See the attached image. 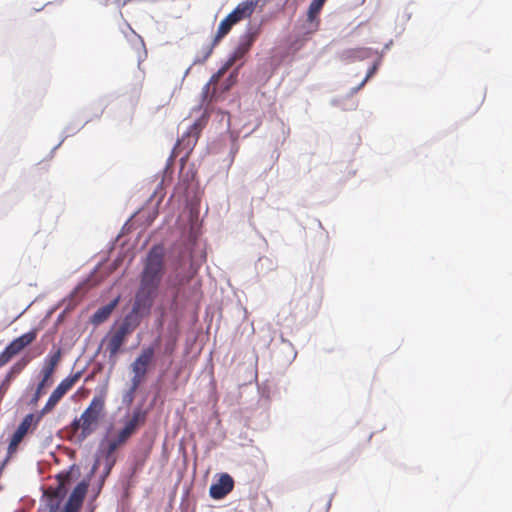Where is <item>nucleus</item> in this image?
I'll use <instances>...</instances> for the list:
<instances>
[{
    "label": "nucleus",
    "mask_w": 512,
    "mask_h": 512,
    "mask_svg": "<svg viewBox=\"0 0 512 512\" xmlns=\"http://www.w3.org/2000/svg\"><path fill=\"white\" fill-rule=\"evenodd\" d=\"M204 127L202 120H197L193 125L189 127L187 132L182 135L178 140V147L186 152L188 155L195 147L200 133Z\"/></svg>",
    "instance_id": "nucleus-9"
},
{
    "label": "nucleus",
    "mask_w": 512,
    "mask_h": 512,
    "mask_svg": "<svg viewBox=\"0 0 512 512\" xmlns=\"http://www.w3.org/2000/svg\"><path fill=\"white\" fill-rule=\"evenodd\" d=\"M324 0H313L308 8L307 12V21L310 22L314 26V30H316L319 26V18L318 15L321 12L324 3Z\"/></svg>",
    "instance_id": "nucleus-16"
},
{
    "label": "nucleus",
    "mask_w": 512,
    "mask_h": 512,
    "mask_svg": "<svg viewBox=\"0 0 512 512\" xmlns=\"http://www.w3.org/2000/svg\"><path fill=\"white\" fill-rule=\"evenodd\" d=\"M127 399L129 402H132L133 399H134V394H131V389L128 391L127 395H126Z\"/></svg>",
    "instance_id": "nucleus-30"
},
{
    "label": "nucleus",
    "mask_w": 512,
    "mask_h": 512,
    "mask_svg": "<svg viewBox=\"0 0 512 512\" xmlns=\"http://www.w3.org/2000/svg\"><path fill=\"white\" fill-rule=\"evenodd\" d=\"M154 353L155 350L153 347L144 348L131 364L132 372L146 375L148 372V367L153 360Z\"/></svg>",
    "instance_id": "nucleus-12"
},
{
    "label": "nucleus",
    "mask_w": 512,
    "mask_h": 512,
    "mask_svg": "<svg viewBox=\"0 0 512 512\" xmlns=\"http://www.w3.org/2000/svg\"><path fill=\"white\" fill-rule=\"evenodd\" d=\"M47 384V382H43L42 380L38 383L36 390L30 400V404L36 405L38 403L41 396L44 394V388Z\"/></svg>",
    "instance_id": "nucleus-22"
},
{
    "label": "nucleus",
    "mask_w": 512,
    "mask_h": 512,
    "mask_svg": "<svg viewBox=\"0 0 512 512\" xmlns=\"http://www.w3.org/2000/svg\"><path fill=\"white\" fill-rule=\"evenodd\" d=\"M43 417L44 416L41 415L40 412H38L37 414L29 413L22 419V421L18 425L17 429L11 436V439H10V442H9V445L7 448V456L8 457H11L12 455H14L17 452L18 447H19L20 443L23 441V439L25 438V436L29 432H33L37 428L39 422L41 421V419Z\"/></svg>",
    "instance_id": "nucleus-5"
},
{
    "label": "nucleus",
    "mask_w": 512,
    "mask_h": 512,
    "mask_svg": "<svg viewBox=\"0 0 512 512\" xmlns=\"http://www.w3.org/2000/svg\"><path fill=\"white\" fill-rule=\"evenodd\" d=\"M55 369L54 368H51V367H48L46 365H43V368L41 370V375H42V381L43 382H49L50 379L52 378V375L54 373Z\"/></svg>",
    "instance_id": "nucleus-26"
},
{
    "label": "nucleus",
    "mask_w": 512,
    "mask_h": 512,
    "mask_svg": "<svg viewBox=\"0 0 512 512\" xmlns=\"http://www.w3.org/2000/svg\"><path fill=\"white\" fill-rule=\"evenodd\" d=\"M80 377L81 372H76L75 374L69 375L68 377L64 378L53 390L46 404L39 411L41 415L45 416L51 413L55 409L57 404L61 401V399L67 394V392L70 391L73 388V386L79 381Z\"/></svg>",
    "instance_id": "nucleus-6"
},
{
    "label": "nucleus",
    "mask_w": 512,
    "mask_h": 512,
    "mask_svg": "<svg viewBox=\"0 0 512 512\" xmlns=\"http://www.w3.org/2000/svg\"><path fill=\"white\" fill-rule=\"evenodd\" d=\"M88 486L89 484L86 481H81L80 483H78L76 487L73 489L72 493L70 494L68 501L79 506H82L88 490Z\"/></svg>",
    "instance_id": "nucleus-17"
},
{
    "label": "nucleus",
    "mask_w": 512,
    "mask_h": 512,
    "mask_svg": "<svg viewBox=\"0 0 512 512\" xmlns=\"http://www.w3.org/2000/svg\"><path fill=\"white\" fill-rule=\"evenodd\" d=\"M62 351L57 348L55 351H51L44 361V365L56 369L57 365L61 360Z\"/></svg>",
    "instance_id": "nucleus-21"
},
{
    "label": "nucleus",
    "mask_w": 512,
    "mask_h": 512,
    "mask_svg": "<svg viewBox=\"0 0 512 512\" xmlns=\"http://www.w3.org/2000/svg\"><path fill=\"white\" fill-rule=\"evenodd\" d=\"M371 49L369 48H356L350 49L345 52V57L352 60H363L370 57Z\"/></svg>",
    "instance_id": "nucleus-19"
},
{
    "label": "nucleus",
    "mask_w": 512,
    "mask_h": 512,
    "mask_svg": "<svg viewBox=\"0 0 512 512\" xmlns=\"http://www.w3.org/2000/svg\"><path fill=\"white\" fill-rule=\"evenodd\" d=\"M106 399L107 387H103L93 396L80 417L75 418L68 426L67 430L71 433L70 439L75 438L81 443L96 431L105 416Z\"/></svg>",
    "instance_id": "nucleus-1"
},
{
    "label": "nucleus",
    "mask_w": 512,
    "mask_h": 512,
    "mask_svg": "<svg viewBox=\"0 0 512 512\" xmlns=\"http://www.w3.org/2000/svg\"><path fill=\"white\" fill-rule=\"evenodd\" d=\"M230 69L229 63H224L222 67L211 76L209 82L204 86V92L208 93L211 86H216L221 77Z\"/></svg>",
    "instance_id": "nucleus-20"
},
{
    "label": "nucleus",
    "mask_w": 512,
    "mask_h": 512,
    "mask_svg": "<svg viewBox=\"0 0 512 512\" xmlns=\"http://www.w3.org/2000/svg\"><path fill=\"white\" fill-rule=\"evenodd\" d=\"M254 42V35L249 34L246 36V39L242 41L238 47L235 49L233 54L227 59L225 63H229V67L231 68L238 60L244 57V55L250 50L252 44Z\"/></svg>",
    "instance_id": "nucleus-15"
},
{
    "label": "nucleus",
    "mask_w": 512,
    "mask_h": 512,
    "mask_svg": "<svg viewBox=\"0 0 512 512\" xmlns=\"http://www.w3.org/2000/svg\"><path fill=\"white\" fill-rule=\"evenodd\" d=\"M380 59L376 61L368 70L366 77L363 79V81L359 84V86L355 89V91H358L361 89L365 83L376 73L378 66L380 65Z\"/></svg>",
    "instance_id": "nucleus-24"
},
{
    "label": "nucleus",
    "mask_w": 512,
    "mask_h": 512,
    "mask_svg": "<svg viewBox=\"0 0 512 512\" xmlns=\"http://www.w3.org/2000/svg\"><path fill=\"white\" fill-rule=\"evenodd\" d=\"M13 358L10 353L4 349V351L0 354V367L6 365Z\"/></svg>",
    "instance_id": "nucleus-28"
},
{
    "label": "nucleus",
    "mask_w": 512,
    "mask_h": 512,
    "mask_svg": "<svg viewBox=\"0 0 512 512\" xmlns=\"http://www.w3.org/2000/svg\"><path fill=\"white\" fill-rule=\"evenodd\" d=\"M237 75H238V71L237 69L234 70L230 75L229 77L227 78L226 82L227 84L225 85V90H228L230 89L231 86H233L235 83H236V80H237Z\"/></svg>",
    "instance_id": "nucleus-27"
},
{
    "label": "nucleus",
    "mask_w": 512,
    "mask_h": 512,
    "mask_svg": "<svg viewBox=\"0 0 512 512\" xmlns=\"http://www.w3.org/2000/svg\"><path fill=\"white\" fill-rule=\"evenodd\" d=\"M147 412L141 408H136L129 420L124 424V427L118 432L117 436L108 442L106 448V459L109 461V469L114 464L113 455L115 451L125 444L127 440L143 425L146 421Z\"/></svg>",
    "instance_id": "nucleus-2"
},
{
    "label": "nucleus",
    "mask_w": 512,
    "mask_h": 512,
    "mask_svg": "<svg viewBox=\"0 0 512 512\" xmlns=\"http://www.w3.org/2000/svg\"><path fill=\"white\" fill-rule=\"evenodd\" d=\"M117 305V300L99 308L92 316V322L94 324H101L106 321L112 314L114 308Z\"/></svg>",
    "instance_id": "nucleus-18"
},
{
    "label": "nucleus",
    "mask_w": 512,
    "mask_h": 512,
    "mask_svg": "<svg viewBox=\"0 0 512 512\" xmlns=\"http://www.w3.org/2000/svg\"><path fill=\"white\" fill-rule=\"evenodd\" d=\"M164 269V253L162 247H153L147 256L141 274L140 285L157 289L159 287Z\"/></svg>",
    "instance_id": "nucleus-3"
},
{
    "label": "nucleus",
    "mask_w": 512,
    "mask_h": 512,
    "mask_svg": "<svg viewBox=\"0 0 512 512\" xmlns=\"http://www.w3.org/2000/svg\"><path fill=\"white\" fill-rule=\"evenodd\" d=\"M236 24L233 18L228 14L219 24L218 31L213 40V44L208 47V50L204 56L203 61H205L212 53L213 47L223 38L225 37L231 30V28Z\"/></svg>",
    "instance_id": "nucleus-14"
},
{
    "label": "nucleus",
    "mask_w": 512,
    "mask_h": 512,
    "mask_svg": "<svg viewBox=\"0 0 512 512\" xmlns=\"http://www.w3.org/2000/svg\"><path fill=\"white\" fill-rule=\"evenodd\" d=\"M146 375L139 374V373H133V377L131 379L132 385H131V394H135L136 390L140 386V384L144 381Z\"/></svg>",
    "instance_id": "nucleus-25"
},
{
    "label": "nucleus",
    "mask_w": 512,
    "mask_h": 512,
    "mask_svg": "<svg viewBox=\"0 0 512 512\" xmlns=\"http://www.w3.org/2000/svg\"><path fill=\"white\" fill-rule=\"evenodd\" d=\"M234 488V480L228 473L219 475L216 483L212 484L209 488L211 498L220 500L227 496Z\"/></svg>",
    "instance_id": "nucleus-10"
},
{
    "label": "nucleus",
    "mask_w": 512,
    "mask_h": 512,
    "mask_svg": "<svg viewBox=\"0 0 512 512\" xmlns=\"http://www.w3.org/2000/svg\"><path fill=\"white\" fill-rule=\"evenodd\" d=\"M260 0H245L239 3L236 8L229 13L230 17L234 19L236 23L250 17Z\"/></svg>",
    "instance_id": "nucleus-13"
},
{
    "label": "nucleus",
    "mask_w": 512,
    "mask_h": 512,
    "mask_svg": "<svg viewBox=\"0 0 512 512\" xmlns=\"http://www.w3.org/2000/svg\"><path fill=\"white\" fill-rule=\"evenodd\" d=\"M38 335V328H33L27 333L14 339L5 349L13 357L19 354L24 348L33 343Z\"/></svg>",
    "instance_id": "nucleus-11"
},
{
    "label": "nucleus",
    "mask_w": 512,
    "mask_h": 512,
    "mask_svg": "<svg viewBox=\"0 0 512 512\" xmlns=\"http://www.w3.org/2000/svg\"><path fill=\"white\" fill-rule=\"evenodd\" d=\"M80 508H81V506L67 501L63 510L65 512H78L80 510Z\"/></svg>",
    "instance_id": "nucleus-29"
},
{
    "label": "nucleus",
    "mask_w": 512,
    "mask_h": 512,
    "mask_svg": "<svg viewBox=\"0 0 512 512\" xmlns=\"http://www.w3.org/2000/svg\"><path fill=\"white\" fill-rule=\"evenodd\" d=\"M26 364H27V361L15 363L11 367L10 371L7 373L6 378L9 379L10 381H12L14 379V377L22 371V369L24 368V366Z\"/></svg>",
    "instance_id": "nucleus-23"
},
{
    "label": "nucleus",
    "mask_w": 512,
    "mask_h": 512,
    "mask_svg": "<svg viewBox=\"0 0 512 512\" xmlns=\"http://www.w3.org/2000/svg\"><path fill=\"white\" fill-rule=\"evenodd\" d=\"M157 289L140 285L130 314L138 318V314L148 313L156 297Z\"/></svg>",
    "instance_id": "nucleus-8"
},
{
    "label": "nucleus",
    "mask_w": 512,
    "mask_h": 512,
    "mask_svg": "<svg viewBox=\"0 0 512 512\" xmlns=\"http://www.w3.org/2000/svg\"><path fill=\"white\" fill-rule=\"evenodd\" d=\"M139 323L140 321L137 317L133 314H128L118 326L113 327L108 332L104 343L106 344V349L110 357H115L118 354L127 336L136 329Z\"/></svg>",
    "instance_id": "nucleus-4"
},
{
    "label": "nucleus",
    "mask_w": 512,
    "mask_h": 512,
    "mask_svg": "<svg viewBox=\"0 0 512 512\" xmlns=\"http://www.w3.org/2000/svg\"><path fill=\"white\" fill-rule=\"evenodd\" d=\"M56 479L58 481L57 487H49L45 491V496H47L50 500L49 506L50 511H55L59 505L62 499L67 494V485L70 484L72 480V469L66 472H61L56 476Z\"/></svg>",
    "instance_id": "nucleus-7"
}]
</instances>
